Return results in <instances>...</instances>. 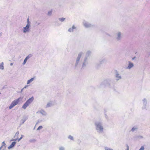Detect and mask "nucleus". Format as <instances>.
<instances>
[{"instance_id": "f257e3e1", "label": "nucleus", "mask_w": 150, "mask_h": 150, "mask_svg": "<svg viewBox=\"0 0 150 150\" xmlns=\"http://www.w3.org/2000/svg\"><path fill=\"white\" fill-rule=\"evenodd\" d=\"M33 100L34 98L33 97H32L28 99L23 106V108L24 109H26L27 107L33 101Z\"/></svg>"}, {"instance_id": "f03ea898", "label": "nucleus", "mask_w": 150, "mask_h": 150, "mask_svg": "<svg viewBox=\"0 0 150 150\" xmlns=\"http://www.w3.org/2000/svg\"><path fill=\"white\" fill-rule=\"evenodd\" d=\"M20 98H18L15 100L13 101L9 106V108L10 109H11L14 106L17 105L19 101Z\"/></svg>"}, {"instance_id": "7ed1b4c3", "label": "nucleus", "mask_w": 150, "mask_h": 150, "mask_svg": "<svg viewBox=\"0 0 150 150\" xmlns=\"http://www.w3.org/2000/svg\"><path fill=\"white\" fill-rule=\"evenodd\" d=\"M97 129L99 130L100 131L102 130L103 129V127L100 124H98L96 125Z\"/></svg>"}, {"instance_id": "20e7f679", "label": "nucleus", "mask_w": 150, "mask_h": 150, "mask_svg": "<svg viewBox=\"0 0 150 150\" xmlns=\"http://www.w3.org/2000/svg\"><path fill=\"white\" fill-rule=\"evenodd\" d=\"M31 56H32V55L31 54H30L27 57L25 58V59L24 60V61L23 62V64H25L26 63L27 59H29V58H30V57Z\"/></svg>"}, {"instance_id": "39448f33", "label": "nucleus", "mask_w": 150, "mask_h": 150, "mask_svg": "<svg viewBox=\"0 0 150 150\" xmlns=\"http://www.w3.org/2000/svg\"><path fill=\"white\" fill-rule=\"evenodd\" d=\"M29 28V25L28 24H27L25 27L24 28L23 32L24 33H25L28 31Z\"/></svg>"}, {"instance_id": "423d86ee", "label": "nucleus", "mask_w": 150, "mask_h": 150, "mask_svg": "<svg viewBox=\"0 0 150 150\" xmlns=\"http://www.w3.org/2000/svg\"><path fill=\"white\" fill-rule=\"evenodd\" d=\"M16 142H12L10 145L8 147V148L10 149L13 147L16 144Z\"/></svg>"}, {"instance_id": "0eeeda50", "label": "nucleus", "mask_w": 150, "mask_h": 150, "mask_svg": "<svg viewBox=\"0 0 150 150\" xmlns=\"http://www.w3.org/2000/svg\"><path fill=\"white\" fill-rule=\"evenodd\" d=\"M129 65L128 66V67L127 68L128 69H130L133 66V64L132 63H131L130 62H129Z\"/></svg>"}, {"instance_id": "6e6552de", "label": "nucleus", "mask_w": 150, "mask_h": 150, "mask_svg": "<svg viewBox=\"0 0 150 150\" xmlns=\"http://www.w3.org/2000/svg\"><path fill=\"white\" fill-rule=\"evenodd\" d=\"M19 134V133L18 132H17L15 134V137H16L17 138L16 139H14V140L15 141H16L17 139V138L18 137V134Z\"/></svg>"}, {"instance_id": "1a4fd4ad", "label": "nucleus", "mask_w": 150, "mask_h": 150, "mask_svg": "<svg viewBox=\"0 0 150 150\" xmlns=\"http://www.w3.org/2000/svg\"><path fill=\"white\" fill-rule=\"evenodd\" d=\"M34 80V79L33 78H32L28 80L27 81V84H29L31 82L33 81Z\"/></svg>"}, {"instance_id": "9d476101", "label": "nucleus", "mask_w": 150, "mask_h": 150, "mask_svg": "<svg viewBox=\"0 0 150 150\" xmlns=\"http://www.w3.org/2000/svg\"><path fill=\"white\" fill-rule=\"evenodd\" d=\"M4 69L3 63H2L1 64H0V69Z\"/></svg>"}, {"instance_id": "9b49d317", "label": "nucleus", "mask_w": 150, "mask_h": 150, "mask_svg": "<svg viewBox=\"0 0 150 150\" xmlns=\"http://www.w3.org/2000/svg\"><path fill=\"white\" fill-rule=\"evenodd\" d=\"M42 128V126H39L37 129V130H39L40 129H41Z\"/></svg>"}, {"instance_id": "f8f14e48", "label": "nucleus", "mask_w": 150, "mask_h": 150, "mask_svg": "<svg viewBox=\"0 0 150 150\" xmlns=\"http://www.w3.org/2000/svg\"><path fill=\"white\" fill-rule=\"evenodd\" d=\"M65 19V18H59V20L60 21H64V20Z\"/></svg>"}, {"instance_id": "ddd939ff", "label": "nucleus", "mask_w": 150, "mask_h": 150, "mask_svg": "<svg viewBox=\"0 0 150 150\" xmlns=\"http://www.w3.org/2000/svg\"><path fill=\"white\" fill-rule=\"evenodd\" d=\"M23 137V135H22L21 137L19 139H18V142Z\"/></svg>"}, {"instance_id": "4468645a", "label": "nucleus", "mask_w": 150, "mask_h": 150, "mask_svg": "<svg viewBox=\"0 0 150 150\" xmlns=\"http://www.w3.org/2000/svg\"><path fill=\"white\" fill-rule=\"evenodd\" d=\"M144 149L143 146H142L139 150H144Z\"/></svg>"}, {"instance_id": "2eb2a0df", "label": "nucleus", "mask_w": 150, "mask_h": 150, "mask_svg": "<svg viewBox=\"0 0 150 150\" xmlns=\"http://www.w3.org/2000/svg\"><path fill=\"white\" fill-rule=\"evenodd\" d=\"M69 138L70 139H71V140H73V137H72V136H70Z\"/></svg>"}, {"instance_id": "dca6fc26", "label": "nucleus", "mask_w": 150, "mask_h": 150, "mask_svg": "<svg viewBox=\"0 0 150 150\" xmlns=\"http://www.w3.org/2000/svg\"><path fill=\"white\" fill-rule=\"evenodd\" d=\"M73 31V30L71 28H70L69 30V31L71 32Z\"/></svg>"}, {"instance_id": "f3484780", "label": "nucleus", "mask_w": 150, "mask_h": 150, "mask_svg": "<svg viewBox=\"0 0 150 150\" xmlns=\"http://www.w3.org/2000/svg\"><path fill=\"white\" fill-rule=\"evenodd\" d=\"M52 12V11H50L49 12H48L49 15H50L51 14Z\"/></svg>"}, {"instance_id": "a211bd4d", "label": "nucleus", "mask_w": 150, "mask_h": 150, "mask_svg": "<svg viewBox=\"0 0 150 150\" xmlns=\"http://www.w3.org/2000/svg\"><path fill=\"white\" fill-rule=\"evenodd\" d=\"M75 28V27H74V26H73L72 27V28H71V29H72L73 30V29H74Z\"/></svg>"}, {"instance_id": "6ab92c4d", "label": "nucleus", "mask_w": 150, "mask_h": 150, "mask_svg": "<svg viewBox=\"0 0 150 150\" xmlns=\"http://www.w3.org/2000/svg\"><path fill=\"white\" fill-rule=\"evenodd\" d=\"M27 21H28V24L29 23V22L28 18Z\"/></svg>"}, {"instance_id": "aec40b11", "label": "nucleus", "mask_w": 150, "mask_h": 150, "mask_svg": "<svg viewBox=\"0 0 150 150\" xmlns=\"http://www.w3.org/2000/svg\"><path fill=\"white\" fill-rule=\"evenodd\" d=\"M120 35H121V34L120 33H119V34H118L119 36H120Z\"/></svg>"}, {"instance_id": "412c9836", "label": "nucleus", "mask_w": 150, "mask_h": 150, "mask_svg": "<svg viewBox=\"0 0 150 150\" xmlns=\"http://www.w3.org/2000/svg\"><path fill=\"white\" fill-rule=\"evenodd\" d=\"M13 63H11V66H12V65H13Z\"/></svg>"}, {"instance_id": "4be33fe9", "label": "nucleus", "mask_w": 150, "mask_h": 150, "mask_svg": "<svg viewBox=\"0 0 150 150\" xmlns=\"http://www.w3.org/2000/svg\"><path fill=\"white\" fill-rule=\"evenodd\" d=\"M134 128H132V130L133 131L134 130Z\"/></svg>"}, {"instance_id": "5701e85b", "label": "nucleus", "mask_w": 150, "mask_h": 150, "mask_svg": "<svg viewBox=\"0 0 150 150\" xmlns=\"http://www.w3.org/2000/svg\"><path fill=\"white\" fill-rule=\"evenodd\" d=\"M127 150H129V149L128 148L127 149Z\"/></svg>"}]
</instances>
